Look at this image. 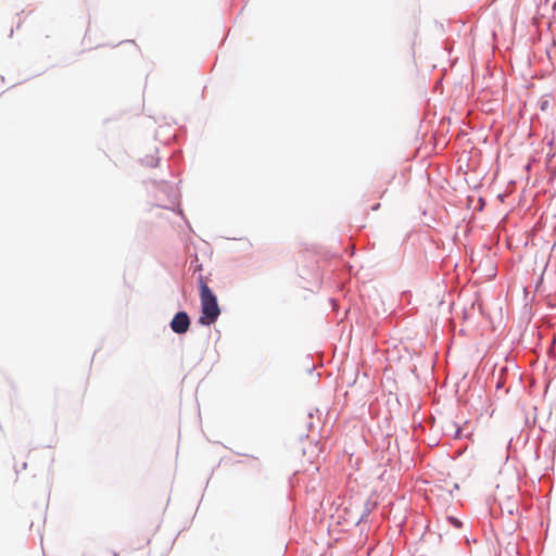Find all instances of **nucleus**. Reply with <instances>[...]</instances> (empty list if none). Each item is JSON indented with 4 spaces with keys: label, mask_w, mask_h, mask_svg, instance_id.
<instances>
[{
    "label": "nucleus",
    "mask_w": 556,
    "mask_h": 556,
    "mask_svg": "<svg viewBox=\"0 0 556 556\" xmlns=\"http://www.w3.org/2000/svg\"><path fill=\"white\" fill-rule=\"evenodd\" d=\"M451 522L456 527V528H460L462 527V522L459 520H457L456 518H450Z\"/></svg>",
    "instance_id": "obj_5"
},
{
    "label": "nucleus",
    "mask_w": 556,
    "mask_h": 556,
    "mask_svg": "<svg viewBox=\"0 0 556 556\" xmlns=\"http://www.w3.org/2000/svg\"><path fill=\"white\" fill-rule=\"evenodd\" d=\"M388 185H389V180H387L384 184H383V188L380 190V193H379V198H383V195L387 193L388 191Z\"/></svg>",
    "instance_id": "obj_4"
},
{
    "label": "nucleus",
    "mask_w": 556,
    "mask_h": 556,
    "mask_svg": "<svg viewBox=\"0 0 556 556\" xmlns=\"http://www.w3.org/2000/svg\"><path fill=\"white\" fill-rule=\"evenodd\" d=\"M379 207H380V204H379V203H377V204H375V205L371 207V210H372V211H377Z\"/></svg>",
    "instance_id": "obj_6"
},
{
    "label": "nucleus",
    "mask_w": 556,
    "mask_h": 556,
    "mask_svg": "<svg viewBox=\"0 0 556 556\" xmlns=\"http://www.w3.org/2000/svg\"><path fill=\"white\" fill-rule=\"evenodd\" d=\"M157 162H159V159L155 157L154 155H150V156H147L144 160H143V163L147 165V166H150V167H155L157 165Z\"/></svg>",
    "instance_id": "obj_3"
},
{
    "label": "nucleus",
    "mask_w": 556,
    "mask_h": 556,
    "mask_svg": "<svg viewBox=\"0 0 556 556\" xmlns=\"http://www.w3.org/2000/svg\"><path fill=\"white\" fill-rule=\"evenodd\" d=\"M190 326V319L187 313L178 312L170 321V328L175 333H186Z\"/></svg>",
    "instance_id": "obj_2"
},
{
    "label": "nucleus",
    "mask_w": 556,
    "mask_h": 556,
    "mask_svg": "<svg viewBox=\"0 0 556 556\" xmlns=\"http://www.w3.org/2000/svg\"><path fill=\"white\" fill-rule=\"evenodd\" d=\"M200 300H201V308L202 315L199 321L202 325H211L216 321L220 314V309L217 304V299L208 288L203 278H200Z\"/></svg>",
    "instance_id": "obj_1"
}]
</instances>
